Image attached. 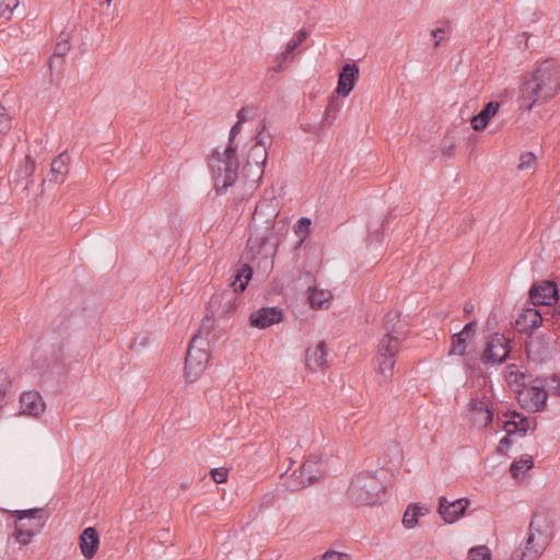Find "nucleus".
Listing matches in <instances>:
<instances>
[{
  "label": "nucleus",
  "mask_w": 560,
  "mask_h": 560,
  "mask_svg": "<svg viewBox=\"0 0 560 560\" xmlns=\"http://www.w3.org/2000/svg\"><path fill=\"white\" fill-rule=\"evenodd\" d=\"M560 91V65L547 59L538 62L532 72L521 78L518 106L530 110L537 104L550 101Z\"/></svg>",
  "instance_id": "obj_1"
},
{
  "label": "nucleus",
  "mask_w": 560,
  "mask_h": 560,
  "mask_svg": "<svg viewBox=\"0 0 560 560\" xmlns=\"http://www.w3.org/2000/svg\"><path fill=\"white\" fill-rule=\"evenodd\" d=\"M242 130V122L237 119L230 129L229 143L221 151L215 149L209 159L214 189L218 194H225L232 185L240 179V161L233 141Z\"/></svg>",
  "instance_id": "obj_2"
},
{
  "label": "nucleus",
  "mask_w": 560,
  "mask_h": 560,
  "mask_svg": "<svg viewBox=\"0 0 560 560\" xmlns=\"http://www.w3.org/2000/svg\"><path fill=\"white\" fill-rule=\"evenodd\" d=\"M265 125H261L255 143L250 147L246 154V162L242 171V177L238 180H244V184H249V187H255L261 180L264 175V167L268 160V145L270 138L264 135Z\"/></svg>",
  "instance_id": "obj_3"
},
{
  "label": "nucleus",
  "mask_w": 560,
  "mask_h": 560,
  "mask_svg": "<svg viewBox=\"0 0 560 560\" xmlns=\"http://www.w3.org/2000/svg\"><path fill=\"white\" fill-rule=\"evenodd\" d=\"M384 489L385 486L375 474L363 471L352 478L347 494L357 505H373L380 502Z\"/></svg>",
  "instance_id": "obj_4"
},
{
  "label": "nucleus",
  "mask_w": 560,
  "mask_h": 560,
  "mask_svg": "<svg viewBox=\"0 0 560 560\" xmlns=\"http://www.w3.org/2000/svg\"><path fill=\"white\" fill-rule=\"evenodd\" d=\"M10 515L15 518L12 536L22 546L30 545L32 538L40 533L47 520L46 512L42 508L13 511Z\"/></svg>",
  "instance_id": "obj_5"
},
{
  "label": "nucleus",
  "mask_w": 560,
  "mask_h": 560,
  "mask_svg": "<svg viewBox=\"0 0 560 560\" xmlns=\"http://www.w3.org/2000/svg\"><path fill=\"white\" fill-rule=\"evenodd\" d=\"M210 360V342L208 334L202 331L192 336L185 358V377L188 382H195L206 370Z\"/></svg>",
  "instance_id": "obj_6"
},
{
  "label": "nucleus",
  "mask_w": 560,
  "mask_h": 560,
  "mask_svg": "<svg viewBox=\"0 0 560 560\" xmlns=\"http://www.w3.org/2000/svg\"><path fill=\"white\" fill-rule=\"evenodd\" d=\"M66 350L62 343L51 345L37 354L38 373L46 382H61L67 374Z\"/></svg>",
  "instance_id": "obj_7"
},
{
  "label": "nucleus",
  "mask_w": 560,
  "mask_h": 560,
  "mask_svg": "<svg viewBox=\"0 0 560 560\" xmlns=\"http://www.w3.org/2000/svg\"><path fill=\"white\" fill-rule=\"evenodd\" d=\"M252 275L253 271L250 266L243 265L241 269L237 270L234 280L231 282L233 290L223 292L219 296H213L210 301V307H217L215 312L221 315L222 318H229L230 314L237 308L236 293L242 292L247 288Z\"/></svg>",
  "instance_id": "obj_8"
},
{
  "label": "nucleus",
  "mask_w": 560,
  "mask_h": 560,
  "mask_svg": "<svg viewBox=\"0 0 560 560\" xmlns=\"http://www.w3.org/2000/svg\"><path fill=\"white\" fill-rule=\"evenodd\" d=\"M402 340L396 336L383 335L377 345L376 372L378 382L390 381L394 375L395 357L399 352Z\"/></svg>",
  "instance_id": "obj_9"
},
{
  "label": "nucleus",
  "mask_w": 560,
  "mask_h": 560,
  "mask_svg": "<svg viewBox=\"0 0 560 560\" xmlns=\"http://www.w3.org/2000/svg\"><path fill=\"white\" fill-rule=\"evenodd\" d=\"M537 520L538 516L533 515L524 548L514 550L510 560H537L549 545L550 538L537 526Z\"/></svg>",
  "instance_id": "obj_10"
},
{
  "label": "nucleus",
  "mask_w": 560,
  "mask_h": 560,
  "mask_svg": "<svg viewBox=\"0 0 560 560\" xmlns=\"http://www.w3.org/2000/svg\"><path fill=\"white\" fill-rule=\"evenodd\" d=\"M322 476V463L317 459H306L299 470H294L289 475L287 472L281 475L283 485L291 492L299 491V489L317 482Z\"/></svg>",
  "instance_id": "obj_11"
},
{
  "label": "nucleus",
  "mask_w": 560,
  "mask_h": 560,
  "mask_svg": "<svg viewBox=\"0 0 560 560\" xmlns=\"http://www.w3.org/2000/svg\"><path fill=\"white\" fill-rule=\"evenodd\" d=\"M490 393L482 388L479 389L472 395L468 405L471 421L475 427L480 429L487 428L493 422V404Z\"/></svg>",
  "instance_id": "obj_12"
},
{
  "label": "nucleus",
  "mask_w": 560,
  "mask_h": 560,
  "mask_svg": "<svg viewBox=\"0 0 560 560\" xmlns=\"http://www.w3.org/2000/svg\"><path fill=\"white\" fill-rule=\"evenodd\" d=\"M509 342V339L501 334L492 335L481 353V363L486 365L502 364L510 354Z\"/></svg>",
  "instance_id": "obj_13"
},
{
  "label": "nucleus",
  "mask_w": 560,
  "mask_h": 560,
  "mask_svg": "<svg viewBox=\"0 0 560 560\" xmlns=\"http://www.w3.org/2000/svg\"><path fill=\"white\" fill-rule=\"evenodd\" d=\"M515 394L521 408L529 411L542 410L549 396L546 387H520Z\"/></svg>",
  "instance_id": "obj_14"
},
{
  "label": "nucleus",
  "mask_w": 560,
  "mask_h": 560,
  "mask_svg": "<svg viewBox=\"0 0 560 560\" xmlns=\"http://www.w3.org/2000/svg\"><path fill=\"white\" fill-rule=\"evenodd\" d=\"M502 429L509 434H517L525 436L528 431H534L537 428V420L535 418L525 417L516 410L508 411L503 415Z\"/></svg>",
  "instance_id": "obj_15"
},
{
  "label": "nucleus",
  "mask_w": 560,
  "mask_h": 560,
  "mask_svg": "<svg viewBox=\"0 0 560 560\" xmlns=\"http://www.w3.org/2000/svg\"><path fill=\"white\" fill-rule=\"evenodd\" d=\"M35 171L36 161L26 156L23 163L15 171L12 189L16 192L28 195V190L34 184L33 175Z\"/></svg>",
  "instance_id": "obj_16"
},
{
  "label": "nucleus",
  "mask_w": 560,
  "mask_h": 560,
  "mask_svg": "<svg viewBox=\"0 0 560 560\" xmlns=\"http://www.w3.org/2000/svg\"><path fill=\"white\" fill-rule=\"evenodd\" d=\"M469 504L470 501L468 498L454 499L453 502H448L447 499L442 495L439 499V513L445 523L454 524L465 514Z\"/></svg>",
  "instance_id": "obj_17"
},
{
  "label": "nucleus",
  "mask_w": 560,
  "mask_h": 560,
  "mask_svg": "<svg viewBox=\"0 0 560 560\" xmlns=\"http://www.w3.org/2000/svg\"><path fill=\"white\" fill-rule=\"evenodd\" d=\"M559 299L558 289L552 281H541L529 289V300L533 304H552Z\"/></svg>",
  "instance_id": "obj_18"
},
{
  "label": "nucleus",
  "mask_w": 560,
  "mask_h": 560,
  "mask_svg": "<svg viewBox=\"0 0 560 560\" xmlns=\"http://www.w3.org/2000/svg\"><path fill=\"white\" fill-rule=\"evenodd\" d=\"M283 320V312L278 307H261L249 314V325L258 329H266Z\"/></svg>",
  "instance_id": "obj_19"
},
{
  "label": "nucleus",
  "mask_w": 560,
  "mask_h": 560,
  "mask_svg": "<svg viewBox=\"0 0 560 560\" xmlns=\"http://www.w3.org/2000/svg\"><path fill=\"white\" fill-rule=\"evenodd\" d=\"M359 78V67L357 63H346L338 75L337 95L347 97L355 86Z\"/></svg>",
  "instance_id": "obj_20"
},
{
  "label": "nucleus",
  "mask_w": 560,
  "mask_h": 560,
  "mask_svg": "<svg viewBox=\"0 0 560 560\" xmlns=\"http://www.w3.org/2000/svg\"><path fill=\"white\" fill-rule=\"evenodd\" d=\"M20 406L22 412L33 417H38L46 408L43 397L36 389L23 393L20 396Z\"/></svg>",
  "instance_id": "obj_21"
},
{
  "label": "nucleus",
  "mask_w": 560,
  "mask_h": 560,
  "mask_svg": "<svg viewBox=\"0 0 560 560\" xmlns=\"http://www.w3.org/2000/svg\"><path fill=\"white\" fill-rule=\"evenodd\" d=\"M100 546V537L95 527H86L79 536V547L85 559L96 556Z\"/></svg>",
  "instance_id": "obj_22"
},
{
  "label": "nucleus",
  "mask_w": 560,
  "mask_h": 560,
  "mask_svg": "<svg viewBox=\"0 0 560 560\" xmlns=\"http://www.w3.org/2000/svg\"><path fill=\"white\" fill-rule=\"evenodd\" d=\"M327 364V343L318 342L314 347H308L306 351V366L311 371L324 369Z\"/></svg>",
  "instance_id": "obj_23"
},
{
  "label": "nucleus",
  "mask_w": 560,
  "mask_h": 560,
  "mask_svg": "<svg viewBox=\"0 0 560 560\" xmlns=\"http://www.w3.org/2000/svg\"><path fill=\"white\" fill-rule=\"evenodd\" d=\"M501 107L499 101H490L478 115L471 117V127L476 131L483 130Z\"/></svg>",
  "instance_id": "obj_24"
},
{
  "label": "nucleus",
  "mask_w": 560,
  "mask_h": 560,
  "mask_svg": "<svg viewBox=\"0 0 560 560\" xmlns=\"http://www.w3.org/2000/svg\"><path fill=\"white\" fill-rule=\"evenodd\" d=\"M384 335L396 336L399 340H404L407 330L406 323L400 319L398 312H388L385 314L383 324Z\"/></svg>",
  "instance_id": "obj_25"
},
{
  "label": "nucleus",
  "mask_w": 560,
  "mask_h": 560,
  "mask_svg": "<svg viewBox=\"0 0 560 560\" xmlns=\"http://www.w3.org/2000/svg\"><path fill=\"white\" fill-rule=\"evenodd\" d=\"M542 322L541 315L537 310L528 308L521 313L515 320L521 332L530 334Z\"/></svg>",
  "instance_id": "obj_26"
},
{
  "label": "nucleus",
  "mask_w": 560,
  "mask_h": 560,
  "mask_svg": "<svg viewBox=\"0 0 560 560\" xmlns=\"http://www.w3.org/2000/svg\"><path fill=\"white\" fill-rule=\"evenodd\" d=\"M69 171V158L67 152L60 153L50 164L49 182L63 183Z\"/></svg>",
  "instance_id": "obj_27"
},
{
  "label": "nucleus",
  "mask_w": 560,
  "mask_h": 560,
  "mask_svg": "<svg viewBox=\"0 0 560 560\" xmlns=\"http://www.w3.org/2000/svg\"><path fill=\"white\" fill-rule=\"evenodd\" d=\"M331 299V293L328 290L310 289L308 301L311 307L322 310L327 308L328 303Z\"/></svg>",
  "instance_id": "obj_28"
},
{
  "label": "nucleus",
  "mask_w": 560,
  "mask_h": 560,
  "mask_svg": "<svg viewBox=\"0 0 560 560\" xmlns=\"http://www.w3.org/2000/svg\"><path fill=\"white\" fill-rule=\"evenodd\" d=\"M534 465L532 455H521L518 459L514 460L510 465V474L512 477L517 478L525 471L529 470Z\"/></svg>",
  "instance_id": "obj_29"
},
{
  "label": "nucleus",
  "mask_w": 560,
  "mask_h": 560,
  "mask_svg": "<svg viewBox=\"0 0 560 560\" xmlns=\"http://www.w3.org/2000/svg\"><path fill=\"white\" fill-rule=\"evenodd\" d=\"M339 109L340 106L337 97L331 96L328 101V105L326 106L323 122L326 124L327 126H330V124H332L337 119Z\"/></svg>",
  "instance_id": "obj_30"
},
{
  "label": "nucleus",
  "mask_w": 560,
  "mask_h": 560,
  "mask_svg": "<svg viewBox=\"0 0 560 560\" xmlns=\"http://www.w3.org/2000/svg\"><path fill=\"white\" fill-rule=\"evenodd\" d=\"M310 225H311V219L310 218H300L298 222L294 224L293 230L296 236L299 237V245L303 244L305 238L310 234Z\"/></svg>",
  "instance_id": "obj_31"
},
{
  "label": "nucleus",
  "mask_w": 560,
  "mask_h": 560,
  "mask_svg": "<svg viewBox=\"0 0 560 560\" xmlns=\"http://www.w3.org/2000/svg\"><path fill=\"white\" fill-rule=\"evenodd\" d=\"M421 515L420 508L416 504H411L405 511L402 524L406 528H413L418 523V517Z\"/></svg>",
  "instance_id": "obj_32"
},
{
  "label": "nucleus",
  "mask_w": 560,
  "mask_h": 560,
  "mask_svg": "<svg viewBox=\"0 0 560 560\" xmlns=\"http://www.w3.org/2000/svg\"><path fill=\"white\" fill-rule=\"evenodd\" d=\"M468 340V337L462 334V331L454 334L450 354L463 355L466 351Z\"/></svg>",
  "instance_id": "obj_33"
},
{
  "label": "nucleus",
  "mask_w": 560,
  "mask_h": 560,
  "mask_svg": "<svg viewBox=\"0 0 560 560\" xmlns=\"http://www.w3.org/2000/svg\"><path fill=\"white\" fill-rule=\"evenodd\" d=\"M526 351L529 355H535L536 358H542L547 353V346L541 343L537 337L535 339H530L526 345Z\"/></svg>",
  "instance_id": "obj_34"
},
{
  "label": "nucleus",
  "mask_w": 560,
  "mask_h": 560,
  "mask_svg": "<svg viewBox=\"0 0 560 560\" xmlns=\"http://www.w3.org/2000/svg\"><path fill=\"white\" fill-rule=\"evenodd\" d=\"M292 60H293V55H291L290 51L285 49L284 51H282L281 54H278L275 57L273 65L271 66L270 69L272 72L279 73V72L283 71L285 62L292 61Z\"/></svg>",
  "instance_id": "obj_35"
},
{
  "label": "nucleus",
  "mask_w": 560,
  "mask_h": 560,
  "mask_svg": "<svg viewBox=\"0 0 560 560\" xmlns=\"http://www.w3.org/2000/svg\"><path fill=\"white\" fill-rule=\"evenodd\" d=\"M470 560H492V553L489 547L478 546L469 550Z\"/></svg>",
  "instance_id": "obj_36"
},
{
  "label": "nucleus",
  "mask_w": 560,
  "mask_h": 560,
  "mask_svg": "<svg viewBox=\"0 0 560 560\" xmlns=\"http://www.w3.org/2000/svg\"><path fill=\"white\" fill-rule=\"evenodd\" d=\"M19 7V0H3L0 4V19L9 21Z\"/></svg>",
  "instance_id": "obj_37"
},
{
  "label": "nucleus",
  "mask_w": 560,
  "mask_h": 560,
  "mask_svg": "<svg viewBox=\"0 0 560 560\" xmlns=\"http://www.w3.org/2000/svg\"><path fill=\"white\" fill-rule=\"evenodd\" d=\"M308 32L305 30H300L295 33L294 38L288 43L287 50L292 55L295 48L307 39Z\"/></svg>",
  "instance_id": "obj_38"
},
{
  "label": "nucleus",
  "mask_w": 560,
  "mask_h": 560,
  "mask_svg": "<svg viewBox=\"0 0 560 560\" xmlns=\"http://www.w3.org/2000/svg\"><path fill=\"white\" fill-rule=\"evenodd\" d=\"M11 128V118L7 108L0 106V133L5 136Z\"/></svg>",
  "instance_id": "obj_39"
},
{
  "label": "nucleus",
  "mask_w": 560,
  "mask_h": 560,
  "mask_svg": "<svg viewBox=\"0 0 560 560\" xmlns=\"http://www.w3.org/2000/svg\"><path fill=\"white\" fill-rule=\"evenodd\" d=\"M268 240V236L267 235H259V234H256V233H252L248 241H247V244L249 246L250 249H257L259 250L261 248V246L266 243V241Z\"/></svg>",
  "instance_id": "obj_40"
},
{
  "label": "nucleus",
  "mask_w": 560,
  "mask_h": 560,
  "mask_svg": "<svg viewBox=\"0 0 560 560\" xmlns=\"http://www.w3.org/2000/svg\"><path fill=\"white\" fill-rule=\"evenodd\" d=\"M63 35H65V38L62 40L58 42L55 46L54 56L63 57L67 55V52L70 49V45L68 43L69 35H67V34H63Z\"/></svg>",
  "instance_id": "obj_41"
},
{
  "label": "nucleus",
  "mask_w": 560,
  "mask_h": 560,
  "mask_svg": "<svg viewBox=\"0 0 560 560\" xmlns=\"http://www.w3.org/2000/svg\"><path fill=\"white\" fill-rule=\"evenodd\" d=\"M536 162V156L533 152H525L521 155V163L518 165V168L521 171L528 170L534 165Z\"/></svg>",
  "instance_id": "obj_42"
},
{
  "label": "nucleus",
  "mask_w": 560,
  "mask_h": 560,
  "mask_svg": "<svg viewBox=\"0 0 560 560\" xmlns=\"http://www.w3.org/2000/svg\"><path fill=\"white\" fill-rule=\"evenodd\" d=\"M314 560H351V557L347 553H341V551L327 550L324 556Z\"/></svg>",
  "instance_id": "obj_43"
},
{
  "label": "nucleus",
  "mask_w": 560,
  "mask_h": 560,
  "mask_svg": "<svg viewBox=\"0 0 560 560\" xmlns=\"http://www.w3.org/2000/svg\"><path fill=\"white\" fill-rule=\"evenodd\" d=\"M523 378L524 375L522 373H520V370L515 365V364H511L508 366V382L509 384H513V382L515 384H517L518 380Z\"/></svg>",
  "instance_id": "obj_44"
},
{
  "label": "nucleus",
  "mask_w": 560,
  "mask_h": 560,
  "mask_svg": "<svg viewBox=\"0 0 560 560\" xmlns=\"http://www.w3.org/2000/svg\"><path fill=\"white\" fill-rule=\"evenodd\" d=\"M254 112H255L254 107H248V106L241 107L237 112V119L240 120V122L250 120L254 118Z\"/></svg>",
  "instance_id": "obj_45"
},
{
  "label": "nucleus",
  "mask_w": 560,
  "mask_h": 560,
  "mask_svg": "<svg viewBox=\"0 0 560 560\" xmlns=\"http://www.w3.org/2000/svg\"><path fill=\"white\" fill-rule=\"evenodd\" d=\"M229 471L224 468H214L211 470L212 480L217 483H222L226 481Z\"/></svg>",
  "instance_id": "obj_46"
},
{
  "label": "nucleus",
  "mask_w": 560,
  "mask_h": 560,
  "mask_svg": "<svg viewBox=\"0 0 560 560\" xmlns=\"http://www.w3.org/2000/svg\"><path fill=\"white\" fill-rule=\"evenodd\" d=\"M511 436L512 435H509V433L506 432V434L504 435V438H502L498 444V447H497V452L500 453V454H505L509 446L511 445L512 443V440H511Z\"/></svg>",
  "instance_id": "obj_47"
},
{
  "label": "nucleus",
  "mask_w": 560,
  "mask_h": 560,
  "mask_svg": "<svg viewBox=\"0 0 560 560\" xmlns=\"http://www.w3.org/2000/svg\"><path fill=\"white\" fill-rule=\"evenodd\" d=\"M476 326H477V322L476 320H471V322L465 324L463 329H462V334H464L470 340L471 337L476 332Z\"/></svg>",
  "instance_id": "obj_48"
},
{
  "label": "nucleus",
  "mask_w": 560,
  "mask_h": 560,
  "mask_svg": "<svg viewBox=\"0 0 560 560\" xmlns=\"http://www.w3.org/2000/svg\"><path fill=\"white\" fill-rule=\"evenodd\" d=\"M443 33H444L443 28H435L432 31V36H433V38L436 39L434 42L435 47L440 45V42L443 38Z\"/></svg>",
  "instance_id": "obj_49"
},
{
  "label": "nucleus",
  "mask_w": 560,
  "mask_h": 560,
  "mask_svg": "<svg viewBox=\"0 0 560 560\" xmlns=\"http://www.w3.org/2000/svg\"><path fill=\"white\" fill-rule=\"evenodd\" d=\"M474 311V304L471 301H467L464 303L463 305V312L466 316H468L469 314H471Z\"/></svg>",
  "instance_id": "obj_50"
},
{
  "label": "nucleus",
  "mask_w": 560,
  "mask_h": 560,
  "mask_svg": "<svg viewBox=\"0 0 560 560\" xmlns=\"http://www.w3.org/2000/svg\"><path fill=\"white\" fill-rule=\"evenodd\" d=\"M5 395H7L5 387H0V408L3 405V400H4Z\"/></svg>",
  "instance_id": "obj_51"
},
{
  "label": "nucleus",
  "mask_w": 560,
  "mask_h": 560,
  "mask_svg": "<svg viewBox=\"0 0 560 560\" xmlns=\"http://www.w3.org/2000/svg\"><path fill=\"white\" fill-rule=\"evenodd\" d=\"M553 388H555V390L552 394L560 397V387H553Z\"/></svg>",
  "instance_id": "obj_52"
},
{
  "label": "nucleus",
  "mask_w": 560,
  "mask_h": 560,
  "mask_svg": "<svg viewBox=\"0 0 560 560\" xmlns=\"http://www.w3.org/2000/svg\"><path fill=\"white\" fill-rule=\"evenodd\" d=\"M113 0H105L107 4H110Z\"/></svg>",
  "instance_id": "obj_53"
},
{
  "label": "nucleus",
  "mask_w": 560,
  "mask_h": 560,
  "mask_svg": "<svg viewBox=\"0 0 560 560\" xmlns=\"http://www.w3.org/2000/svg\"><path fill=\"white\" fill-rule=\"evenodd\" d=\"M3 137H4V136H2V135L0 133V140H1Z\"/></svg>",
  "instance_id": "obj_54"
}]
</instances>
